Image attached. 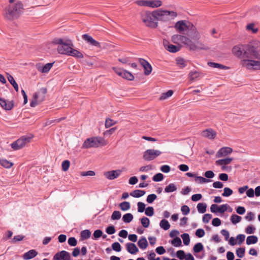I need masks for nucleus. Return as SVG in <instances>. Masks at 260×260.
Returning a JSON list of instances; mask_svg holds the SVG:
<instances>
[{
	"mask_svg": "<svg viewBox=\"0 0 260 260\" xmlns=\"http://www.w3.org/2000/svg\"><path fill=\"white\" fill-rule=\"evenodd\" d=\"M15 0H9V4L3 10L2 15L5 20L13 21L17 19L23 14L24 10L23 3L19 1L14 3Z\"/></svg>",
	"mask_w": 260,
	"mask_h": 260,
	"instance_id": "1",
	"label": "nucleus"
},
{
	"mask_svg": "<svg viewBox=\"0 0 260 260\" xmlns=\"http://www.w3.org/2000/svg\"><path fill=\"white\" fill-rule=\"evenodd\" d=\"M258 46L256 43H251L247 44H238L233 47L232 53L238 58H249L251 52L255 53V49H257Z\"/></svg>",
	"mask_w": 260,
	"mask_h": 260,
	"instance_id": "2",
	"label": "nucleus"
},
{
	"mask_svg": "<svg viewBox=\"0 0 260 260\" xmlns=\"http://www.w3.org/2000/svg\"><path fill=\"white\" fill-rule=\"evenodd\" d=\"M153 14H155V21H161L167 22L171 19H174L177 16L176 12L168 10H162L157 9L153 11Z\"/></svg>",
	"mask_w": 260,
	"mask_h": 260,
	"instance_id": "3",
	"label": "nucleus"
},
{
	"mask_svg": "<svg viewBox=\"0 0 260 260\" xmlns=\"http://www.w3.org/2000/svg\"><path fill=\"white\" fill-rule=\"evenodd\" d=\"M155 14L153 11L142 12L141 14V18L144 23L148 27L155 28L158 26V23L155 21Z\"/></svg>",
	"mask_w": 260,
	"mask_h": 260,
	"instance_id": "4",
	"label": "nucleus"
},
{
	"mask_svg": "<svg viewBox=\"0 0 260 260\" xmlns=\"http://www.w3.org/2000/svg\"><path fill=\"white\" fill-rule=\"evenodd\" d=\"M106 145L105 140L101 137H91L87 139L83 143L82 148L87 149L91 147L97 148L100 145Z\"/></svg>",
	"mask_w": 260,
	"mask_h": 260,
	"instance_id": "5",
	"label": "nucleus"
},
{
	"mask_svg": "<svg viewBox=\"0 0 260 260\" xmlns=\"http://www.w3.org/2000/svg\"><path fill=\"white\" fill-rule=\"evenodd\" d=\"M183 43L190 50H206L204 44L200 41H193L192 40L186 37H185V40H184Z\"/></svg>",
	"mask_w": 260,
	"mask_h": 260,
	"instance_id": "6",
	"label": "nucleus"
},
{
	"mask_svg": "<svg viewBox=\"0 0 260 260\" xmlns=\"http://www.w3.org/2000/svg\"><path fill=\"white\" fill-rule=\"evenodd\" d=\"M32 136H24L14 142L11 144V147L14 150H17L22 148L25 145L29 143L32 139Z\"/></svg>",
	"mask_w": 260,
	"mask_h": 260,
	"instance_id": "7",
	"label": "nucleus"
},
{
	"mask_svg": "<svg viewBox=\"0 0 260 260\" xmlns=\"http://www.w3.org/2000/svg\"><path fill=\"white\" fill-rule=\"evenodd\" d=\"M240 64L248 70H260V61L257 60L243 59L240 61Z\"/></svg>",
	"mask_w": 260,
	"mask_h": 260,
	"instance_id": "8",
	"label": "nucleus"
},
{
	"mask_svg": "<svg viewBox=\"0 0 260 260\" xmlns=\"http://www.w3.org/2000/svg\"><path fill=\"white\" fill-rule=\"evenodd\" d=\"M136 4L140 6L156 8L160 7L162 3L160 0H139L136 2Z\"/></svg>",
	"mask_w": 260,
	"mask_h": 260,
	"instance_id": "9",
	"label": "nucleus"
},
{
	"mask_svg": "<svg viewBox=\"0 0 260 260\" xmlns=\"http://www.w3.org/2000/svg\"><path fill=\"white\" fill-rule=\"evenodd\" d=\"M162 152L153 149H147L145 151L143 154V158L147 161H151L159 156Z\"/></svg>",
	"mask_w": 260,
	"mask_h": 260,
	"instance_id": "10",
	"label": "nucleus"
},
{
	"mask_svg": "<svg viewBox=\"0 0 260 260\" xmlns=\"http://www.w3.org/2000/svg\"><path fill=\"white\" fill-rule=\"evenodd\" d=\"M190 26H192V24L190 22H186L184 20H180L175 23L174 27L179 32H181L184 31L185 28L189 29Z\"/></svg>",
	"mask_w": 260,
	"mask_h": 260,
	"instance_id": "11",
	"label": "nucleus"
},
{
	"mask_svg": "<svg viewBox=\"0 0 260 260\" xmlns=\"http://www.w3.org/2000/svg\"><path fill=\"white\" fill-rule=\"evenodd\" d=\"M0 105L6 110H10L14 106L13 101L10 99H0Z\"/></svg>",
	"mask_w": 260,
	"mask_h": 260,
	"instance_id": "12",
	"label": "nucleus"
},
{
	"mask_svg": "<svg viewBox=\"0 0 260 260\" xmlns=\"http://www.w3.org/2000/svg\"><path fill=\"white\" fill-rule=\"evenodd\" d=\"M53 258L55 260H71L70 253L65 250L57 252Z\"/></svg>",
	"mask_w": 260,
	"mask_h": 260,
	"instance_id": "13",
	"label": "nucleus"
},
{
	"mask_svg": "<svg viewBox=\"0 0 260 260\" xmlns=\"http://www.w3.org/2000/svg\"><path fill=\"white\" fill-rule=\"evenodd\" d=\"M139 62L143 67L144 70V74L146 76L149 75L152 72V68L151 65L145 59L140 58Z\"/></svg>",
	"mask_w": 260,
	"mask_h": 260,
	"instance_id": "14",
	"label": "nucleus"
},
{
	"mask_svg": "<svg viewBox=\"0 0 260 260\" xmlns=\"http://www.w3.org/2000/svg\"><path fill=\"white\" fill-rule=\"evenodd\" d=\"M72 48L67 43L64 42L61 45L57 47V51L59 54L69 55Z\"/></svg>",
	"mask_w": 260,
	"mask_h": 260,
	"instance_id": "15",
	"label": "nucleus"
},
{
	"mask_svg": "<svg viewBox=\"0 0 260 260\" xmlns=\"http://www.w3.org/2000/svg\"><path fill=\"white\" fill-rule=\"evenodd\" d=\"M188 30L189 31L188 35L192 40L200 41V35L193 24L192 26H190Z\"/></svg>",
	"mask_w": 260,
	"mask_h": 260,
	"instance_id": "16",
	"label": "nucleus"
},
{
	"mask_svg": "<svg viewBox=\"0 0 260 260\" xmlns=\"http://www.w3.org/2000/svg\"><path fill=\"white\" fill-rule=\"evenodd\" d=\"M233 152L232 148L229 147H224L220 148L216 153V157L217 158L225 157Z\"/></svg>",
	"mask_w": 260,
	"mask_h": 260,
	"instance_id": "17",
	"label": "nucleus"
},
{
	"mask_svg": "<svg viewBox=\"0 0 260 260\" xmlns=\"http://www.w3.org/2000/svg\"><path fill=\"white\" fill-rule=\"evenodd\" d=\"M82 39L90 45L98 48L101 47L100 43L95 40L91 36L88 34H84L82 36Z\"/></svg>",
	"mask_w": 260,
	"mask_h": 260,
	"instance_id": "18",
	"label": "nucleus"
},
{
	"mask_svg": "<svg viewBox=\"0 0 260 260\" xmlns=\"http://www.w3.org/2000/svg\"><path fill=\"white\" fill-rule=\"evenodd\" d=\"M121 172L122 171L120 170H112L105 172L104 175L109 180H114L119 176Z\"/></svg>",
	"mask_w": 260,
	"mask_h": 260,
	"instance_id": "19",
	"label": "nucleus"
},
{
	"mask_svg": "<svg viewBox=\"0 0 260 260\" xmlns=\"http://www.w3.org/2000/svg\"><path fill=\"white\" fill-rule=\"evenodd\" d=\"M202 135L209 139H214L216 136V133L212 128H208L202 132Z\"/></svg>",
	"mask_w": 260,
	"mask_h": 260,
	"instance_id": "20",
	"label": "nucleus"
},
{
	"mask_svg": "<svg viewBox=\"0 0 260 260\" xmlns=\"http://www.w3.org/2000/svg\"><path fill=\"white\" fill-rule=\"evenodd\" d=\"M54 62L47 63L44 66L41 67L40 64H37L36 67L37 70L42 73H47L52 67Z\"/></svg>",
	"mask_w": 260,
	"mask_h": 260,
	"instance_id": "21",
	"label": "nucleus"
},
{
	"mask_svg": "<svg viewBox=\"0 0 260 260\" xmlns=\"http://www.w3.org/2000/svg\"><path fill=\"white\" fill-rule=\"evenodd\" d=\"M38 252L36 250L31 249L25 252L22 257L24 260H29L36 256Z\"/></svg>",
	"mask_w": 260,
	"mask_h": 260,
	"instance_id": "22",
	"label": "nucleus"
},
{
	"mask_svg": "<svg viewBox=\"0 0 260 260\" xmlns=\"http://www.w3.org/2000/svg\"><path fill=\"white\" fill-rule=\"evenodd\" d=\"M251 43H256V45L258 46L257 49H255V53H252L251 52L249 58H254L260 60V42L258 41H254L251 42Z\"/></svg>",
	"mask_w": 260,
	"mask_h": 260,
	"instance_id": "23",
	"label": "nucleus"
},
{
	"mask_svg": "<svg viewBox=\"0 0 260 260\" xmlns=\"http://www.w3.org/2000/svg\"><path fill=\"white\" fill-rule=\"evenodd\" d=\"M126 250L132 254H135L138 252L139 249L136 244L133 243H127L126 244Z\"/></svg>",
	"mask_w": 260,
	"mask_h": 260,
	"instance_id": "24",
	"label": "nucleus"
},
{
	"mask_svg": "<svg viewBox=\"0 0 260 260\" xmlns=\"http://www.w3.org/2000/svg\"><path fill=\"white\" fill-rule=\"evenodd\" d=\"M165 47L167 50L172 53H176L180 50L181 46L174 45L173 44H164Z\"/></svg>",
	"mask_w": 260,
	"mask_h": 260,
	"instance_id": "25",
	"label": "nucleus"
},
{
	"mask_svg": "<svg viewBox=\"0 0 260 260\" xmlns=\"http://www.w3.org/2000/svg\"><path fill=\"white\" fill-rule=\"evenodd\" d=\"M47 92V89L43 87L39 89L37 92L34 93L32 98H44Z\"/></svg>",
	"mask_w": 260,
	"mask_h": 260,
	"instance_id": "26",
	"label": "nucleus"
},
{
	"mask_svg": "<svg viewBox=\"0 0 260 260\" xmlns=\"http://www.w3.org/2000/svg\"><path fill=\"white\" fill-rule=\"evenodd\" d=\"M185 40V36L181 35H174L172 37V41L175 44H179L180 42L183 43Z\"/></svg>",
	"mask_w": 260,
	"mask_h": 260,
	"instance_id": "27",
	"label": "nucleus"
},
{
	"mask_svg": "<svg viewBox=\"0 0 260 260\" xmlns=\"http://www.w3.org/2000/svg\"><path fill=\"white\" fill-rule=\"evenodd\" d=\"M138 245L141 249H145L148 245L146 238L144 237H142L139 240L138 242Z\"/></svg>",
	"mask_w": 260,
	"mask_h": 260,
	"instance_id": "28",
	"label": "nucleus"
},
{
	"mask_svg": "<svg viewBox=\"0 0 260 260\" xmlns=\"http://www.w3.org/2000/svg\"><path fill=\"white\" fill-rule=\"evenodd\" d=\"M69 55L77 58H83L84 57L83 54L81 52L73 48L71 50Z\"/></svg>",
	"mask_w": 260,
	"mask_h": 260,
	"instance_id": "29",
	"label": "nucleus"
},
{
	"mask_svg": "<svg viewBox=\"0 0 260 260\" xmlns=\"http://www.w3.org/2000/svg\"><path fill=\"white\" fill-rule=\"evenodd\" d=\"M233 158L232 157H228L224 159H218L216 161L215 164L216 165H228L232 161Z\"/></svg>",
	"mask_w": 260,
	"mask_h": 260,
	"instance_id": "30",
	"label": "nucleus"
},
{
	"mask_svg": "<svg viewBox=\"0 0 260 260\" xmlns=\"http://www.w3.org/2000/svg\"><path fill=\"white\" fill-rule=\"evenodd\" d=\"M208 64L210 67L214 68H218V69H222V70H228L229 69V68L227 66H224L223 64H220L218 63L213 62H209L208 63Z\"/></svg>",
	"mask_w": 260,
	"mask_h": 260,
	"instance_id": "31",
	"label": "nucleus"
},
{
	"mask_svg": "<svg viewBox=\"0 0 260 260\" xmlns=\"http://www.w3.org/2000/svg\"><path fill=\"white\" fill-rule=\"evenodd\" d=\"M146 192L142 190H135L130 193V196L134 198H140L143 196Z\"/></svg>",
	"mask_w": 260,
	"mask_h": 260,
	"instance_id": "32",
	"label": "nucleus"
},
{
	"mask_svg": "<svg viewBox=\"0 0 260 260\" xmlns=\"http://www.w3.org/2000/svg\"><path fill=\"white\" fill-rule=\"evenodd\" d=\"M8 80L11 84L13 86L15 90L17 92L18 91V85L17 82L14 80L13 77L10 74H8L7 76Z\"/></svg>",
	"mask_w": 260,
	"mask_h": 260,
	"instance_id": "33",
	"label": "nucleus"
},
{
	"mask_svg": "<svg viewBox=\"0 0 260 260\" xmlns=\"http://www.w3.org/2000/svg\"><path fill=\"white\" fill-rule=\"evenodd\" d=\"M177 189L176 185L174 183H170L165 188V191L167 193L172 192L176 191Z\"/></svg>",
	"mask_w": 260,
	"mask_h": 260,
	"instance_id": "34",
	"label": "nucleus"
},
{
	"mask_svg": "<svg viewBox=\"0 0 260 260\" xmlns=\"http://www.w3.org/2000/svg\"><path fill=\"white\" fill-rule=\"evenodd\" d=\"M258 241V238L256 236H249L247 237L246 244L251 245L256 243Z\"/></svg>",
	"mask_w": 260,
	"mask_h": 260,
	"instance_id": "35",
	"label": "nucleus"
},
{
	"mask_svg": "<svg viewBox=\"0 0 260 260\" xmlns=\"http://www.w3.org/2000/svg\"><path fill=\"white\" fill-rule=\"evenodd\" d=\"M160 227L165 231L169 230L170 228V224L166 219H162L159 223Z\"/></svg>",
	"mask_w": 260,
	"mask_h": 260,
	"instance_id": "36",
	"label": "nucleus"
},
{
	"mask_svg": "<svg viewBox=\"0 0 260 260\" xmlns=\"http://www.w3.org/2000/svg\"><path fill=\"white\" fill-rule=\"evenodd\" d=\"M119 206L122 211H125L130 209L131 204L129 202L125 201L120 203Z\"/></svg>",
	"mask_w": 260,
	"mask_h": 260,
	"instance_id": "37",
	"label": "nucleus"
},
{
	"mask_svg": "<svg viewBox=\"0 0 260 260\" xmlns=\"http://www.w3.org/2000/svg\"><path fill=\"white\" fill-rule=\"evenodd\" d=\"M80 235L82 240H86L90 238L91 236V232L88 230H85L81 232Z\"/></svg>",
	"mask_w": 260,
	"mask_h": 260,
	"instance_id": "38",
	"label": "nucleus"
},
{
	"mask_svg": "<svg viewBox=\"0 0 260 260\" xmlns=\"http://www.w3.org/2000/svg\"><path fill=\"white\" fill-rule=\"evenodd\" d=\"M133 215L132 213H128L125 214L122 217V220L125 223H129L133 219Z\"/></svg>",
	"mask_w": 260,
	"mask_h": 260,
	"instance_id": "39",
	"label": "nucleus"
},
{
	"mask_svg": "<svg viewBox=\"0 0 260 260\" xmlns=\"http://www.w3.org/2000/svg\"><path fill=\"white\" fill-rule=\"evenodd\" d=\"M0 164L5 168H10L13 166V163L6 159H0Z\"/></svg>",
	"mask_w": 260,
	"mask_h": 260,
	"instance_id": "40",
	"label": "nucleus"
},
{
	"mask_svg": "<svg viewBox=\"0 0 260 260\" xmlns=\"http://www.w3.org/2000/svg\"><path fill=\"white\" fill-rule=\"evenodd\" d=\"M197 208L200 213H204L206 211L207 205L200 203L198 204Z\"/></svg>",
	"mask_w": 260,
	"mask_h": 260,
	"instance_id": "41",
	"label": "nucleus"
},
{
	"mask_svg": "<svg viewBox=\"0 0 260 260\" xmlns=\"http://www.w3.org/2000/svg\"><path fill=\"white\" fill-rule=\"evenodd\" d=\"M122 78L129 81H133L134 79V76L131 73L125 70L124 73L123 74Z\"/></svg>",
	"mask_w": 260,
	"mask_h": 260,
	"instance_id": "42",
	"label": "nucleus"
},
{
	"mask_svg": "<svg viewBox=\"0 0 260 260\" xmlns=\"http://www.w3.org/2000/svg\"><path fill=\"white\" fill-rule=\"evenodd\" d=\"M204 249V246L201 243H198L196 244L193 248V250L194 253H198Z\"/></svg>",
	"mask_w": 260,
	"mask_h": 260,
	"instance_id": "43",
	"label": "nucleus"
},
{
	"mask_svg": "<svg viewBox=\"0 0 260 260\" xmlns=\"http://www.w3.org/2000/svg\"><path fill=\"white\" fill-rule=\"evenodd\" d=\"M117 123V121H114L113 119H111L110 118H106L105 120V127L108 128L114 124H115Z\"/></svg>",
	"mask_w": 260,
	"mask_h": 260,
	"instance_id": "44",
	"label": "nucleus"
},
{
	"mask_svg": "<svg viewBox=\"0 0 260 260\" xmlns=\"http://www.w3.org/2000/svg\"><path fill=\"white\" fill-rule=\"evenodd\" d=\"M194 180L196 182H198L199 183L201 184L207 183L211 181L210 180L201 176H195Z\"/></svg>",
	"mask_w": 260,
	"mask_h": 260,
	"instance_id": "45",
	"label": "nucleus"
},
{
	"mask_svg": "<svg viewBox=\"0 0 260 260\" xmlns=\"http://www.w3.org/2000/svg\"><path fill=\"white\" fill-rule=\"evenodd\" d=\"M241 219L242 218L241 216H239L236 214H233L231 217V220L232 222L234 224L239 222Z\"/></svg>",
	"mask_w": 260,
	"mask_h": 260,
	"instance_id": "46",
	"label": "nucleus"
},
{
	"mask_svg": "<svg viewBox=\"0 0 260 260\" xmlns=\"http://www.w3.org/2000/svg\"><path fill=\"white\" fill-rule=\"evenodd\" d=\"M141 223L144 228H147L149 226L150 220L147 217H143L141 219Z\"/></svg>",
	"mask_w": 260,
	"mask_h": 260,
	"instance_id": "47",
	"label": "nucleus"
},
{
	"mask_svg": "<svg viewBox=\"0 0 260 260\" xmlns=\"http://www.w3.org/2000/svg\"><path fill=\"white\" fill-rule=\"evenodd\" d=\"M181 238L183 240V242L184 245H188L190 242L189 236L187 233L183 234L181 235Z\"/></svg>",
	"mask_w": 260,
	"mask_h": 260,
	"instance_id": "48",
	"label": "nucleus"
},
{
	"mask_svg": "<svg viewBox=\"0 0 260 260\" xmlns=\"http://www.w3.org/2000/svg\"><path fill=\"white\" fill-rule=\"evenodd\" d=\"M233 193V190L229 187H224L223 189V192L222 196L225 197H228L232 195Z\"/></svg>",
	"mask_w": 260,
	"mask_h": 260,
	"instance_id": "49",
	"label": "nucleus"
},
{
	"mask_svg": "<svg viewBox=\"0 0 260 260\" xmlns=\"http://www.w3.org/2000/svg\"><path fill=\"white\" fill-rule=\"evenodd\" d=\"M164 178V175L161 173H157L154 175L152 178V180L155 182L161 181Z\"/></svg>",
	"mask_w": 260,
	"mask_h": 260,
	"instance_id": "50",
	"label": "nucleus"
},
{
	"mask_svg": "<svg viewBox=\"0 0 260 260\" xmlns=\"http://www.w3.org/2000/svg\"><path fill=\"white\" fill-rule=\"evenodd\" d=\"M121 216V214L119 211H114L111 215V219L112 220H118Z\"/></svg>",
	"mask_w": 260,
	"mask_h": 260,
	"instance_id": "51",
	"label": "nucleus"
},
{
	"mask_svg": "<svg viewBox=\"0 0 260 260\" xmlns=\"http://www.w3.org/2000/svg\"><path fill=\"white\" fill-rule=\"evenodd\" d=\"M189 76L191 80H194L199 77L200 73L197 71H191Z\"/></svg>",
	"mask_w": 260,
	"mask_h": 260,
	"instance_id": "52",
	"label": "nucleus"
},
{
	"mask_svg": "<svg viewBox=\"0 0 260 260\" xmlns=\"http://www.w3.org/2000/svg\"><path fill=\"white\" fill-rule=\"evenodd\" d=\"M172 244L175 247H179L181 245V240L179 237L175 238L172 241Z\"/></svg>",
	"mask_w": 260,
	"mask_h": 260,
	"instance_id": "53",
	"label": "nucleus"
},
{
	"mask_svg": "<svg viewBox=\"0 0 260 260\" xmlns=\"http://www.w3.org/2000/svg\"><path fill=\"white\" fill-rule=\"evenodd\" d=\"M245 254V248L240 247L237 249L236 250V254L237 255L240 257L242 258L244 256Z\"/></svg>",
	"mask_w": 260,
	"mask_h": 260,
	"instance_id": "54",
	"label": "nucleus"
},
{
	"mask_svg": "<svg viewBox=\"0 0 260 260\" xmlns=\"http://www.w3.org/2000/svg\"><path fill=\"white\" fill-rule=\"evenodd\" d=\"M70 165V162L68 160H66L62 161L61 164L62 169L63 171L68 170Z\"/></svg>",
	"mask_w": 260,
	"mask_h": 260,
	"instance_id": "55",
	"label": "nucleus"
},
{
	"mask_svg": "<svg viewBox=\"0 0 260 260\" xmlns=\"http://www.w3.org/2000/svg\"><path fill=\"white\" fill-rule=\"evenodd\" d=\"M157 198V196L155 194H150L147 196L146 201L149 204L152 203Z\"/></svg>",
	"mask_w": 260,
	"mask_h": 260,
	"instance_id": "56",
	"label": "nucleus"
},
{
	"mask_svg": "<svg viewBox=\"0 0 260 260\" xmlns=\"http://www.w3.org/2000/svg\"><path fill=\"white\" fill-rule=\"evenodd\" d=\"M145 214L148 216H152L154 215V209L152 207H148L145 209Z\"/></svg>",
	"mask_w": 260,
	"mask_h": 260,
	"instance_id": "57",
	"label": "nucleus"
},
{
	"mask_svg": "<svg viewBox=\"0 0 260 260\" xmlns=\"http://www.w3.org/2000/svg\"><path fill=\"white\" fill-rule=\"evenodd\" d=\"M254 24L253 23L248 24L246 26V29L248 30H251L253 34H256L258 31V28H254Z\"/></svg>",
	"mask_w": 260,
	"mask_h": 260,
	"instance_id": "58",
	"label": "nucleus"
},
{
	"mask_svg": "<svg viewBox=\"0 0 260 260\" xmlns=\"http://www.w3.org/2000/svg\"><path fill=\"white\" fill-rule=\"evenodd\" d=\"M112 247L114 251L117 252H119L121 250V245L117 242L113 243L112 245Z\"/></svg>",
	"mask_w": 260,
	"mask_h": 260,
	"instance_id": "59",
	"label": "nucleus"
},
{
	"mask_svg": "<svg viewBox=\"0 0 260 260\" xmlns=\"http://www.w3.org/2000/svg\"><path fill=\"white\" fill-rule=\"evenodd\" d=\"M138 212L142 213L144 211L145 209V205L143 202H139L137 204Z\"/></svg>",
	"mask_w": 260,
	"mask_h": 260,
	"instance_id": "60",
	"label": "nucleus"
},
{
	"mask_svg": "<svg viewBox=\"0 0 260 260\" xmlns=\"http://www.w3.org/2000/svg\"><path fill=\"white\" fill-rule=\"evenodd\" d=\"M176 63L181 68H184L186 66L185 61L183 58L177 59Z\"/></svg>",
	"mask_w": 260,
	"mask_h": 260,
	"instance_id": "61",
	"label": "nucleus"
},
{
	"mask_svg": "<svg viewBox=\"0 0 260 260\" xmlns=\"http://www.w3.org/2000/svg\"><path fill=\"white\" fill-rule=\"evenodd\" d=\"M255 228L252 225H249L245 229V232L247 234H251L254 233Z\"/></svg>",
	"mask_w": 260,
	"mask_h": 260,
	"instance_id": "62",
	"label": "nucleus"
},
{
	"mask_svg": "<svg viewBox=\"0 0 260 260\" xmlns=\"http://www.w3.org/2000/svg\"><path fill=\"white\" fill-rule=\"evenodd\" d=\"M103 235V232L101 230H95L93 234V239H98V238L102 237Z\"/></svg>",
	"mask_w": 260,
	"mask_h": 260,
	"instance_id": "63",
	"label": "nucleus"
},
{
	"mask_svg": "<svg viewBox=\"0 0 260 260\" xmlns=\"http://www.w3.org/2000/svg\"><path fill=\"white\" fill-rule=\"evenodd\" d=\"M181 211L184 215H186L189 213L190 209L187 206L183 205L181 208Z\"/></svg>",
	"mask_w": 260,
	"mask_h": 260,
	"instance_id": "64",
	"label": "nucleus"
}]
</instances>
